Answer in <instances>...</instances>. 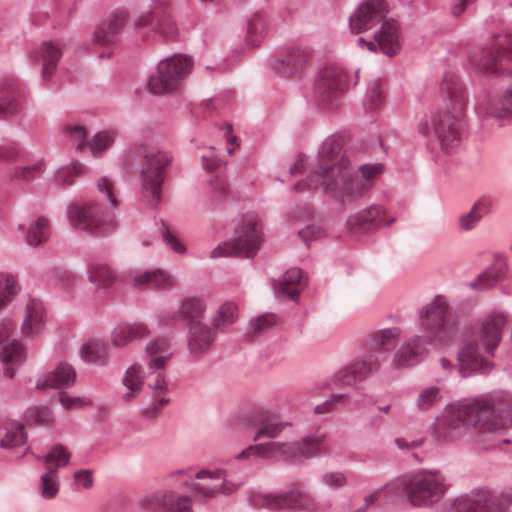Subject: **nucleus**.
Here are the masks:
<instances>
[{"label":"nucleus","instance_id":"51","mask_svg":"<svg viewBox=\"0 0 512 512\" xmlns=\"http://www.w3.org/2000/svg\"><path fill=\"white\" fill-rule=\"evenodd\" d=\"M486 114L496 118H512V84L490 105Z\"/></svg>","mask_w":512,"mask_h":512},{"label":"nucleus","instance_id":"25","mask_svg":"<svg viewBox=\"0 0 512 512\" xmlns=\"http://www.w3.org/2000/svg\"><path fill=\"white\" fill-rule=\"evenodd\" d=\"M459 120L452 113L442 114L437 122L433 124V130L436 134L441 148L446 153H450L457 149L461 144V136L459 132Z\"/></svg>","mask_w":512,"mask_h":512},{"label":"nucleus","instance_id":"36","mask_svg":"<svg viewBox=\"0 0 512 512\" xmlns=\"http://www.w3.org/2000/svg\"><path fill=\"white\" fill-rule=\"evenodd\" d=\"M8 171L7 177L13 184H28L41 176L46 169L43 159H37L33 163L22 162Z\"/></svg>","mask_w":512,"mask_h":512},{"label":"nucleus","instance_id":"62","mask_svg":"<svg viewBox=\"0 0 512 512\" xmlns=\"http://www.w3.org/2000/svg\"><path fill=\"white\" fill-rule=\"evenodd\" d=\"M96 186L98 192L109 203L110 207L112 209L116 208L117 198L113 181L110 178L103 176L97 181Z\"/></svg>","mask_w":512,"mask_h":512},{"label":"nucleus","instance_id":"7","mask_svg":"<svg viewBox=\"0 0 512 512\" xmlns=\"http://www.w3.org/2000/svg\"><path fill=\"white\" fill-rule=\"evenodd\" d=\"M324 439L325 435L317 432L304 437L301 442L271 441L257 444V457L296 461L301 458L317 456L325 450Z\"/></svg>","mask_w":512,"mask_h":512},{"label":"nucleus","instance_id":"64","mask_svg":"<svg viewBox=\"0 0 512 512\" xmlns=\"http://www.w3.org/2000/svg\"><path fill=\"white\" fill-rule=\"evenodd\" d=\"M333 382L339 387H355L360 381L348 365L335 373Z\"/></svg>","mask_w":512,"mask_h":512},{"label":"nucleus","instance_id":"11","mask_svg":"<svg viewBox=\"0 0 512 512\" xmlns=\"http://www.w3.org/2000/svg\"><path fill=\"white\" fill-rule=\"evenodd\" d=\"M511 503L512 492L497 494L480 488L455 499L446 512H505V506Z\"/></svg>","mask_w":512,"mask_h":512},{"label":"nucleus","instance_id":"30","mask_svg":"<svg viewBox=\"0 0 512 512\" xmlns=\"http://www.w3.org/2000/svg\"><path fill=\"white\" fill-rule=\"evenodd\" d=\"M147 506L163 512H193L192 501L174 492H157L148 499Z\"/></svg>","mask_w":512,"mask_h":512},{"label":"nucleus","instance_id":"9","mask_svg":"<svg viewBox=\"0 0 512 512\" xmlns=\"http://www.w3.org/2000/svg\"><path fill=\"white\" fill-rule=\"evenodd\" d=\"M192 68V60L187 55H174L161 60L156 72L148 79V88L155 95L172 93L181 84Z\"/></svg>","mask_w":512,"mask_h":512},{"label":"nucleus","instance_id":"58","mask_svg":"<svg viewBox=\"0 0 512 512\" xmlns=\"http://www.w3.org/2000/svg\"><path fill=\"white\" fill-rule=\"evenodd\" d=\"M116 133L113 130H104L96 133L89 141V148L93 155H99L108 149L114 142Z\"/></svg>","mask_w":512,"mask_h":512},{"label":"nucleus","instance_id":"39","mask_svg":"<svg viewBox=\"0 0 512 512\" xmlns=\"http://www.w3.org/2000/svg\"><path fill=\"white\" fill-rule=\"evenodd\" d=\"M131 281L136 288L151 287L166 289L173 284L172 277L162 270H146L130 275Z\"/></svg>","mask_w":512,"mask_h":512},{"label":"nucleus","instance_id":"48","mask_svg":"<svg viewBox=\"0 0 512 512\" xmlns=\"http://www.w3.org/2000/svg\"><path fill=\"white\" fill-rule=\"evenodd\" d=\"M20 289L16 276L0 272V311L15 299Z\"/></svg>","mask_w":512,"mask_h":512},{"label":"nucleus","instance_id":"33","mask_svg":"<svg viewBox=\"0 0 512 512\" xmlns=\"http://www.w3.org/2000/svg\"><path fill=\"white\" fill-rule=\"evenodd\" d=\"M302 277L303 271L294 267L288 269L279 279L273 280L272 286L276 297L289 298L297 302Z\"/></svg>","mask_w":512,"mask_h":512},{"label":"nucleus","instance_id":"35","mask_svg":"<svg viewBox=\"0 0 512 512\" xmlns=\"http://www.w3.org/2000/svg\"><path fill=\"white\" fill-rule=\"evenodd\" d=\"M27 434L25 427L18 421H7L0 427V448L14 450L25 446Z\"/></svg>","mask_w":512,"mask_h":512},{"label":"nucleus","instance_id":"14","mask_svg":"<svg viewBox=\"0 0 512 512\" xmlns=\"http://www.w3.org/2000/svg\"><path fill=\"white\" fill-rule=\"evenodd\" d=\"M259 507L271 510H281L285 508L311 512L317 509V504L312 495L300 487L292 488L281 493H268L260 495L256 499Z\"/></svg>","mask_w":512,"mask_h":512},{"label":"nucleus","instance_id":"31","mask_svg":"<svg viewBox=\"0 0 512 512\" xmlns=\"http://www.w3.org/2000/svg\"><path fill=\"white\" fill-rule=\"evenodd\" d=\"M173 355L170 341L166 338H157L150 341L145 347V358L149 370H162Z\"/></svg>","mask_w":512,"mask_h":512},{"label":"nucleus","instance_id":"61","mask_svg":"<svg viewBox=\"0 0 512 512\" xmlns=\"http://www.w3.org/2000/svg\"><path fill=\"white\" fill-rule=\"evenodd\" d=\"M63 135L70 140L77 148L86 143L87 134L85 129L75 123H65L62 127Z\"/></svg>","mask_w":512,"mask_h":512},{"label":"nucleus","instance_id":"29","mask_svg":"<svg viewBox=\"0 0 512 512\" xmlns=\"http://www.w3.org/2000/svg\"><path fill=\"white\" fill-rule=\"evenodd\" d=\"M75 379L76 374L72 366L60 363L53 371L40 376L35 387L39 390L67 388L75 383Z\"/></svg>","mask_w":512,"mask_h":512},{"label":"nucleus","instance_id":"19","mask_svg":"<svg viewBox=\"0 0 512 512\" xmlns=\"http://www.w3.org/2000/svg\"><path fill=\"white\" fill-rule=\"evenodd\" d=\"M0 87L5 94L0 97V120H4L24 109L27 95L24 86L12 76L3 78Z\"/></svg>","mask_w":512,"mask_h":512},{"label":"nucleus","instance_id":"34","mask_svg":"<svg viewBox=\"0 0 512 512\" xmlns=\"http://www.w3.org/2000/svg\"><path fill=\"white\" fill-rule=\"evenodd\" d=\"M45 310L43 303L35 298L29 299L25 305V316L22 323V332L25 335H37L44 328Z\"/></svg>","mask_w":512,"mask_h":512},{"label":"nucleus","instance_id":"18","mask_svg":"<svg viewBox=\"0 0 512 512\" xmlns=\"http://www.w3.org/2000/svg\"><path fill=\"white\" fill-rule=\"evenodd\" d=\"M228 481L227 472L223 469L215 471L200 470L194 476H190L184 485L196 495L213 497L225 491V484Z\"/></svg>","mask_w":512,"mask_h":512},{"label":"nucleus","instance_id":"3","mask_svg":"<svg viewBox=\"0 0 512 512\" xmlns=\"http://www.w3.org/2000/svg\"><path fill=\"white\" fill-rule=\"evenodd\" d=\"M417 325L422 334L408 337L395 350L391 367L404 369L423 362L430 348L442 349L452 344L459 331L458 317L452 313L447 298L436 295L417 312Z\"/></svg>","mask_w":512,"mask_h":512},{"label":"nucleus","instance_id":"63","mask_svg":"<svg viewBox=\"0 0 512 512\" xmlns=\"http://www.w3.org/2000/svg\"><path fill=\"white\" fill-rule=\"evenodd\" d=\"M93 471L90 469L77 470L73 474V489L76 491L87 490L93 486Z\"/></svg>","mask_w":512,"mask_h":512},{"label":"nucleus","instance_id":"12","mask_svg":"<svg viewBox=\"0 0 512 512\" xmlns=\"http://www.w3.org/2000/svg\"><path fill=\"white\" fill-rule=\"evenodd\" d=\"M70 225L88 234H106L116 229V221L110 215L102 213L96 204L91 206L72 203L67 207Z\"/></svg>","mask_w":512,"mask_h":512},{"label":"nucleus","instance_id":"46","mask_svg":"<svg viewBox=\"0 0 512 512\" xmlns=\"http://www.w3.org/2000/svg\"><path fill=\"white\" fill-rule=\"evenodd\" d=\"M28 158V152L22 145L12 139H2L0 142V162L14 164L25 162Z\"/></svg>","mask_w":512,"mask_h":512},{"label":"nucleus","instance_id":"57","mask_svg":"<svg viewBox=\"0 0 512 512\" xmlns=\"http://www.w3.org/2000/svg\"><path fill=\"white\" fill-rule=\"evenodd\" d=\"M383 103V89L380 79H374L368 84L364 106L369 111L377 110Z\"/></svg>","mask_w":512,"mask_h":512},{"label":"nucleus","instance_id":"4","mask_svg":"<svg viewBox=\"0 0 512 512\" xmlns=\"http://www.w3.org/2000/svg\"><path fill=\"white\" fill-rule=\"evenodd\" d=\"M387 12L385 0H362L349 17V28L351 32L359 34L381 22L379 30L374 34V41H365L359 37L358 43L369 51H375L379 47L383 54L394 57L401 49V30L396 20L386 18Z\"/></svg>","mask_w":512,"mask_h":512},{"label":"nucleus","instance_id":"54","mask_svg":"<svg viewBox=\"0 0 512 512\" xmlns=\"http://www.w3.org/2000/svg\"><path fill=\"white\" fill-rule=\"evenodd\" d=\"M401 336V329L391 327L381 330L375 335V346L379 352L394 350Z\"/></svg>","mask_w":512,"mask_h":512},{"label":"nucleus","instance_id":"23","mask_svg":"<svg viewBox=\"0 0 512 512\" xmlns=\"http://www.w3.org/2000/svg\"><path fill=\"white\" fill-rule=\"evenodd\" d=\"M506 324L507 319L502 312H492L482 321L478 337L487 355H494V351L502 339L503 329Z\"/></svg>","mask_w":512,"mask_h":512},{"label":"nucleus","instance_id":"38","mask_svg":"<svg viewBox=\"0 0 512 512\" xmlns=\"http://www.w3.org/2000/svg\"><path fill=\"white\" fill-rule=\"evenodd\" d=\"M80 357L87 363L105 366L109 362V345L101 339H89L80 347Z\"/></svg>","mask_w":512,"mask_h":512},{"label":"nucleus","instance_id":"22","mask_svg":"<svg viewBox=\"0 0 512 512\" xmlns=\"http://www.w3.org/2000/svg\"><path fill=\"white\" fill-rule=\"evenodd\" d=\"M129 21V12L124 8L117 9L107 21L97 26L92 38L93 44L106 46L116 43Z\"/></svg>","mask_w":512,"mask_h":512},{"label":"nucleus","instance_id":"60","mask_svg":"<svg viewBox=\"0 0 512 512\" xmlns=\"http://www.w3.org/2000/svg\"><path fill=\"white\" fill-rule=\"evenodd\" d=\"M51 280L59 289L71 291L75 287L78 277L73 271L55 270L52 272Z\"/></svg>","mask_w":512,"mask_h":512},{"label":"nucleus","instance_id":"8","mask_svg":"<svg viewBox=\"0 0 512 512\" xmlns=\"http://www.w3.org/2000/svg\"><path fill=\"white\" fill-rule=\"evenodd\" d=\"M262 243V225L253 218H245L237 231V236L229 241L222 242L209 254L216 259L227 256L253 257L258 252Z\"/></svg>","mask_w":512,"mask_h":512},{"label":"nucleus","instance_id":"21","mask_svg":"<svg viewBox=\"0 0 512 512\" xmlns=\"http://www.w3.org/2000/svg\"><path fill=\"white\" fill-rule=\"evenodd\" d=\"M459 372L462 377L475 374H488L493 364L487 360L477 341L465 344L458 353Z\"/></svg>","mask_w":512,"mask_h":512},{"label":"nucleus","instance_id":"40","mask_svg":"<svg viewBox=\"0 0 512 512\" xmlns=\"http://www.w3.org/2000/svg\"><path fill=\"white\" fill-rule=\"evenodd\" d=\"M122 383L126 392L121 395L125 402L133 401L142 391L144 385V369L141 364L135 363L129 366L124 373Z\"/></svg>","mask_w":512,"mask_h":512},{"label":"nucleus","instance_id":"5","mask_svg":"<svg viewBox=\"0 0 512 512\" xmlns=\"http://www.w3.org/2000/svg\"><path fill=\"white\" fill-rule=\"evenodd\" d=\"M449 484L446 476L437 469H419L396 477L384 488L393 495L406 497L415 507H429L438 503L446 494Z\"/></svg>","mask_w":512,"mask_h":512},{"label":"nucleus","instance_id":"28","mask_svg":"<svg viewBox=\"0 0 512 512\" xmlns=\"http://www.w3.org/2000/svg\"><path fill=\"white\" fill-rule=\"evenodd\" d=\"M64 44L59 40L45 41L39 50L31 57L35 62L42 64V78L47 81L53 75L54 70L62 56V48Z\"/></svg>","mask_w":512,"mask_h":512},{"label":"nucleus","instance_id":"44","mask_svg":"<svg viewBox=\"0 0 512 512\" xmlns=\"http://www.w3.org/2000/svg\"><path fill=\"white\" fill-rule=\"evenodd\" d=\"M238 307L236 303L227 301L223 303L211 318V326L218 332H224L229 329L238 319Z\"/></svg>","mask_w":512,"mask_h":512},{"label":"nucleus","instance_id":"59","mask_svg":"<svg viewBox=\"0 0 512 512\" xmlns=\"http://www.w3.org/2000/svg\"><path fill=\"white\" fill-rule=\"evenodd\" d=\"M440 400L441 393L439 388L435 386L428 387L420 391L416 400V407L419 411H428Z\"/></svg>","mask_w":512,"mask_h":512},{"label":"nucleus","instance_id":"20","mask_svg":"<svg viewBox=\"0 0 512 512\" xmlns=\"http://www.w3.org/2000/svg\"><path fill=\"white\" fill-rule=\"evenodd\" d=\"M396 221L395 217L386 216L381 205H371L350 216L346 225L350 231L368 232L381 227H389Z\"/></svg>","mask_w":512,"mask_h":512},{"label":"nucleus","instance_id":"1","mask_svg":"<svg viewBox=\"0 0 512 512\" xmlns=\"http://www.w3.org/2000/svg\"><path fill=\"white\" fill-rule=\"evenodd\" d=\"M341 151V141L330 136L322 142L316 156L300 154L289 171L291 175L301 174L305 178L296 182L293 189L296 192H311L322 187L328 197L342 204L361 198L384 167L381 163L362 164L359 166L362 180H358L350 159Z\"/></svg>","mask_w":512,"mask_h":512},{"label":"nucleus","instance_id":"47","mask_svg":"<svg viewBox=\"0 0 512 512\" xmlns=\"http://www.w3.org/2000/svg\"><path fill=\"white\" fill-rule=\"evenodd\" d=\"M230 188L221 176H215L209 180L207 197L211 206H222L228 200Z\"/></svg>","mask_w":512,"mask_h":512},{"label":"nucleus","instance_id":"43","mask_svg":"<svg viewBox=\"0 0 512 512\" xmlns=\"http://www.w3.org/2000/svg\"><path fill=\"white\" fill-rule=\"evenodd\" d=\"M207 309V304L203 298L189 297L183 300L179 306V314L181 321L189 323L202 322Z\"/></svg>","mask_w":512,"mask_h":512},{"label":"nucleus","instance_id":"16","mask_svg":"<svg viewBox=\"0 0 512 512\" xmlns=\"http://www.w3.org/2000/svg\"><path fill=\"white\" fill-rule=\"evenodd\" d=\"M13 326L11 323H0V361L4 365V375L13 378L15 368L22 365L26 359V351L22 344L11 338Z\"/></svg>","mask_w":512,"mask_h":512},{"label":"nucleus","instance_id":"53","mask_svg":"<svg viewBox=\"0 0 512 512\" xmlns=\"http://www.w3.org/2000/svg\"><path fill=\"white\" fill-rule=\"evenodd\" d=\"M86 172V167L78 162L72 161L67 165L59 167L55 173V181L58 185L66 187L74 182V177Z\"/></svg>","mask_w":512,"mask_h":512},{"label":"nucleus","instance_id":"55","mask_svg":"<svg viewBox=\"0 0 512 512\" xmlns=\"http://www.w3.org/2000/svg\"><path fill=\"white\" fill-rule=\"evenodd\" d=\"M49 235V223L44 217H39L29 227L26 235V243L31 247H36L45 241Z\"/></svg>","mask_w":512,"mask_h":512},{"label":"nucleus","instance_id":"17","mask_svg":"<svg viewBox=\"0 0 512 512\" xmlns=\"http://www.w3.org/2000/svg\"><path fill=\"white\" fill-rule=\"evenodd\" d=\"M350 85L346 70L338 64H329L319 70L314 88L321 98L329 101L335 92L343 91Z\"/></svg>","mask_w":512,"mask_h":512},{"label":"nucleus","instance_id":"50","mask_svg":"<svg viewBox=\"0 0 512 512\" xmlns=\"http://www.w3.org/2000/svg\"><path fill=\"white\" fill-rule=\"evenodd\" d=\"M267 33V21L261 14H255L249 21L247 25V34H246V45L248 47H255L258 45V42L261 38H263Z\"/></svg>","mask_w":512,"mask_h":512},{"label":"nucleus","instance_id":"45","mask_svg":"<svg viewBox=\"0 0 512 512\" xmlns=\"http://www.w3.org/2000/svg\"><path fill=\"white\" fill-rule=\"evenodd\" d=\"M87 273L89 282L99 288L110 286L116 278L113 269L108 264L100 261L90 262L87 266Z\"/></svg>","mask_w":512,"mask_h":512},{"label":"nucleus","instance_id":"56","mask_svg":"<svg viewBox=\"0 0 512 512\" xmlns=\"http://www.w3.org/2000/svg\"><path fill=\"white\" fill-rule=\"evenodd\" d=\"M70 458L71 453L65 446L61 444H55L42 457V461L45 464H54L49 468H56L57 471L59 468L66 466L69 463Z\"/></svg>","mask_w":512,"mask_h":512},{"label":"nucleus","instance_id":"26","mask_svg":"<svg viewBox=\"0 0 512 512\" xmlns=\"http://www.w3.org/2000/svg\"><path fill=\"white\" fill-rule=\"evenodd\" d=\"M217 338V332L204 322H193L187 333L188 349L192 356L201 357L207 353Z\"/></svg>","mask_w":512,"mask_h":512},{"label":"nucleus","instance_id":"52","mask_svg":"<svg viewBox=\"0 0 512 512\" xmlns=\"http://www.w3.org/2000/svg\"><path fill=\"white\" fill-rule=\"evenodd\" d=\"M60 481L56 468H48L41 475L39 492L43 499L50 500L56 497L59 492Z\"/></svg>","mask_w":512,"mask_h":512},{"label":"nucleus","instance_id":"37","mask_svg":"<svg viewBox=\"0 0 512 512\" xmlns=\"http://www.w3.org/2000/svg\"><path fill=\"white\" fill-rule=\"evenodd\" d=\"M507 268V263L503 258H496L490 267L470 283V287L475 290H483L495 286L505 277Z\"/></svg>","mask_w":512,"mask_h":512},{"label":"nucleus","instance_id":"32","mask_svg":"<svg viewBox=\"0 0 512 512\" xmlns=\"http://www.w3.org/2000/svg\"><path fill=\"white\" fill-rule=\"evenodd\" d=\"M149 334L150 331L144 323H121L112 330L111 343L115 347H125L134 341L146 338Z\"/></svg>","mask_w":512,"mask_h":512},{"label":"nucleus","instance_id":"13","mask_svg":"<svg viewBox=\"0 0 512 512\" xmlns=\"http://www.w3.org/2000/svg\"><path fill=\"white\" fill-rule=\"evenodd\" d=\"M132 22L135 29L149 27L164 38L174 36L178 30L168 0H154L151 9L133 16Z\"/></svg>","mask_w":512,"mask_h":512},{"label":"nucleus","instance_id":"6","mask_svg":"<svg viewBox=\"0 0 512 512\" xmlns=\"http://www.w3.org/2000/svg\"><path fill=\"white\" fill-rule=\"evenodd\" d=\"M144 162L141 164V194L147 205L156 208L162 200V187L166 168L172 163L173 157L166 151H144Z\"/></svg>","mask_w":512,"mask_h":512},{"label":"nucleus","instance_id":"27","mask_svg":"<svg viewBox=\"0 0 512 512\" xmlns=\"http://www.w3.org/2000/svg\"><path fill=\"white\" fill-rule=\"evenodd\" d=\"M147 388L151 392L152 400L147 406V413L157 415L170 401L167 396L168 383L162 370H150L147 379Z\"/></svg>","mask_w":512,"mask_h":512},{"label":"nucleus","instance_id":"41","mask_svg":"<svg viewBox=\"0 0 512 512\" xmlns=\"http://www.w3.org/2000/svg\"><path fill=\"white\" fill-rule=\"evenodd\" d=\"M447 96L452 109L460 112L467 103V94L462 82L452 74H446L443 80Z\"/></svg>","mask_w":512,"mask_h":512},{"label":"nucleus","instance_id":"15","mask_svg":"<svg viewBox=\"0 0 512 512\" xmlns=\"http://www.w3.org/2000/svg\"><path fill=\"white\" fill-rule=\"evenodd\" d=\"M276 418V413L268 405H255L247 417L248 424L251 427L257 428L253 440L277 438L285 429L291 427V423L277 421Z\"/></svg>","mask_w":512,"mask_h":512},{"label":"nucleus","instance_id":"42","mask_svg":"<svg viewBox=\"0 0 512 512\" xmlns=\"http://www.w3.org/2000/svg\"><path fill=\"white\" fill-rule=\"evenodd\" d=\"M491 210V202L487 199H479L471 209L462 214L459 219V229L461 231H470L486 216Z\"/></svg>","mask_w":512,"mask_h":512},{"label":"nucleus","instance_id":"24","mask_svg":"<svg viewBox=\"0 0 512 512\" xmlns=\"http://www.w3.org/2000/svg\"><path fill=\"white\" fill-rule=\"evenodd\" d=\"M311 59L312 53L310 49L303 47L290 48L281 55L275 57L273 61V70L281 77H288L303 71L306 64Z\"/></svg>","mask_w":512,"mask_h":512},{"label":"nucleus","instance_id":"10","mask_svg":"<svg viewBox=\"0 0 512 512\" xmlns=\"http://www.w3.org/2000/svg\"><path fill=\"white\" fill-rule=\"evenodd\" d=\"M470 65L485 75L512 74V36L472 53Z\"/></svg>","mask_w":512,"mask_h":512},{"label":"nucleus","instance_id":"49","mask_svg":"<svg viewBox=\"0 0 512 512\" xmlns=\"http://www.w3.org/2000/svg\"><path fill=\"white\" fill-rule=\"evenodd\" d=\"M356 378L360 382L372 375L380 367L377 357L373 353H365L360 359L349 364Z\"/></svg>","mask_w":512,"mask_h":512},{"label":"nucleus","instance_id":"2","mask_svg":"<svg viewBox=\"0 0 512 512\" xmlns=\"http://www.w3.org/2000/svg\"><path fill=\"white\" fill-rule=\"evenodd\" d=\"M507 422L512 423V400L508 394H495L463 399L445 413L442 420L433 426V434L443 441H457L462 431H470L471 441L484 449L498 447V443H509V439H498L499 431Z\"/></svg>","mask_w":512,"mask_h":512}]
</instances>
